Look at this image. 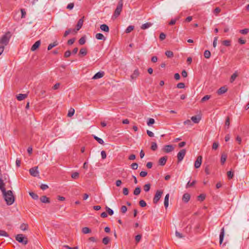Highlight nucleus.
I'll return each mask as SVG.
<instances>
[{
  "instance_id": "obj_5",
  "label": "nucleus",
  "mask_w": 249,
  "mask_h": 249,
  "mask_svg": "<svg viewBox=\"0 0 249 249\" xmlns=\"http://www.w3.org/2000/svg\"><path fill=\"white\" fill-rule=\"evenodd\" d=\"M163 191L161 190H158L156 191L153 200L154 204H157L159 202L163 194Z\"/></svg>"
},
{
  "instance_id": "obj_2",
  "label": "nucleus",
  "mask_w": 249,
  "mask_h": 249,
  "mask_svg": "<svg viewBox=\"0 0 249 249\" xmlns=\"http://www.w3.org/2000/svg\"><path fill=\"white\" fill-rule=\"evenodd\" d=\"M11 37V35L10 32H7L4 35H3L0 38V44L3 45L5 46L8 45Z\"/></svg>"
},
{
  "instance_id": "obj_14",
  "label": "nucleus",
  "mask_w": 249,
  "mask_h": 249,
  "mask_svg": "<svg viewBox=\"0 0 249 249\" xmlns=\"http://www.w3.org/2000/svg\"><path fill=\"white\" fill-rule=\"evenodd\" d=\"M140 75L139 71L138 69L135 70L133 73L131 74L130 77L132 80L136 79Z\"/></svg>"
},
{
  "instance_id": "obj_27",
  "label": "nucleus",
  "mask_w": 249,
  "mask_h": 249,
  "mask_svg": "<svg viewBox=\"0 0 249 249\" xmlns=\"http://www.w3.org/2000/svg\"><path fill=\"white\" fill-rule=\"evenodd\" d=\"M58 44V42L56 41L53 43L50 44L48 46V50H51L53 47L56 46Z\"/></svg>"
},
{
  "instance_id": "obj_37",
  "label": "nucleus",
  "mask_w": 249,
  "mask_h": 249,
  "mask_svg": "<svg viewBox=\"0 0 249 249\" xmlns=\"http://www.w3.org/2000/svg\"><path fill=\"white\" fill-rule=\"evenodd\" d=\"M29 195L35 200H37L38 198V195L34 192H30Z\"/></svg>"
},
{
  "instance_id": "obj_23",
  "label": "nucleus",
  "mask_w": 249,
  "mask_h": 249,
  "mask_svg": "<svg viewBox=\"0 0 249 249\" xmlns=\"http://www.w3.org/2000/svg\"><path fill=\"white\" fill-rule=\"evenodd\" d=\"M169 197V194H167L165 196L164 201V205L165 208H167L168 207Z\"/></svg>"
},
{
  "instance_id": "obj_7",
  "label": "nucleus",
  "mask_w": 249,
  "mask_h": 249,
  "mask_svg": "<svg viewBox=\"0 0 249 249\" xmlns=\"http://www.w3.org/2000/svg\"><path fill=\"white\" fill-rule=\"evenodd\" d=\"M29 173L30 175L34 177L39 176V172L38 171V167L36 166L33 168H31L29 170Z\"/></svg>"
},
{
  "instance_id": "obj_45",
  "label": "nucleus",
  "mask_w": 249,
  "mask_h": 249,
  "mask_svg": "<svg viewBox=\"0 0 249 249\" xmlns=\"http://www.w3.org/2000/svg\"><path fill=\"white\" fill-rule=\"evenodd\" d=\"M211 98V95H206L204 96L201 100V102H205L207 100H208Z\"/></svg>"
},
{
  "instance_id": "obj_15",
  "label": "nucleus",
  "mask_w": 249,
  "mask_h": 249,
  "mask_svg": "<svg viewBox=\"0 0 249 249\" xmlns=\"http://www.w3.org/2000/svg\"><path fill=\"white\" fill-rule=\"evenodd\" d=\"M104 75V72L103 71H99L97 72L93 76V79H97L102 78Z\"/></svg>"
},
{
  "instance_id": "obj_50",
  "label": "nucleus",
  "mask_w": 249,
  "mask_h": 249,
  "mask_svg": "<svg viewBox=\"0 0 249 249\" xmlns=\"http://www.w3.org/2000/svg\"><path fill=\"white\" fill-rule=\"evenodd\" d=\"M219 146V143L218 142H214L213 143L212 148L213 150H216Z\"/></svg>"
},
{
  "instance_id": "obj_29",
  "label": "nucleus",
  "mask_w": 249,
  "mask_h": 249,
  "mask_svg": "<svg viewBox=\"0 0 249 249\" xmlns=\"http://www.w3.org/2000/svg\"><path fill=\"white\" fill-rule=\"evenodd\" d=\"M93 138L95 140H96L99 143L101 144H104V142L101 138H100L95 135L93 136Z\"/></svg>"
},
{
  "instance_id": "obj_35",
  "label": "nucleus",
  "mask_w": 249,
  "mask_h": 249,
  "mask_svg": "<svg viewBox=\"0 0 249 249\" xmlns=\"http://www.w3.org/2000/svg\"><path fill=\"white\" fill-rule=\"evenodd\" d=\"M165 55L168 58H171L174 56L173 53L171 51H167L165 53Z\"/></svg>"
},
{
  "instance_id": "obj_58",
  "label": "nucleus",
  "mask_w": 249,
  "mask_h": 249,
  "mask_svg": "<svg viewBox=\"0 0 249 249\" xmlns=\"http://www.w3.org/2000/svg\"><path fill=\"white\" fill-rule=\"evenodd\" d=\"M139 204L142 207H144L146 206V203L143 200H141L139 201Z\"/></svg>"
},
{
  "instance_id": "obj_30",
  "label": "nucleus",
  "mask_w": 249,
  "mask_h": 249,
  "mask_svg": "<svg viewBox=\"0 0 249 249\" xmlns=\"http://www.w3.org/2000/svg\"><path fill=\"white\" fill-rule=\"evenodd\" d=\"M230 118L229 117H227L225 123V129H228L230 127Z\"/></svg>"
},
{
  "instance_id": "obj_28",
  "label": "nucleus",
  "mask_w": 249,
  "mask_h": 249,
  "mask_svg": "<svg viewBox=\"0 0 249 249\" xmlns=\"http://www.w3.org/2000/svg\"><path fill=\"white\" fill-rule=\"evenodd\" d=\"M141 191V187H137L135 189V190L134 191V192H133V194L135 196H138V195H139L140 194Z\"/></svg>"
},
{
  "instance_id": "obj_52",
  "label": "nucleus",
  "mask_w": 249,
  "mask_h": 249,
  "mask_svg": "<svg viewBox=\"0 0 249 249\" xmlns=\"http://www.w3.org/2000/svg\"><path fill=\"white\" fill-rule=\"evenodd\" d=\"M205 198V195L204 194H201L198 196V200L201 201H203Z\"/></svg>"
},
{
  "instance_id": "obj_33",
  "label": "nucleus",
  "mask_w": 249,
  "mask_h": 249,
  "mask_svg": "<svg viewBox=\"0 0 249 249\" xmlns=\"http://www.w3.org/2000/svg\"><path fill=\"white\" fill-rule=\"evenodd\" d=\"M211 52L209 50L205 51V52L204 53V56L206 58H207V59L210 58V57H211Z\"/></svg>"
},
{
  "instance_id": "obj_22",
  "label": "nucleus",
  "mask_w": 249,
  "mask_h": 249,
  "mask_svg": "<svg viewBox=\"0 0 249 249\" xmlns=\"http://www.w3.org/2000/svg\"><path fill=\"white\" fill-rule=\"evenodd\" d=\"M100 29L102 31L106 32H108L109 31L108 26L105 24H102L100 26Z\"/></svg>"
},
{
  "instance_id": "obj_49",
  "label": "nucleus",
  "mask_w": 249,
  "mask_h": 249,
  "mask_svg": "<svg viewBox=\"0 0 249 249\" xmlns=\"http://www.w3.org/2000/svg\"><path fill=\"white\" fill-rule=\"evenodd\" d=\"M0 236L8 237V234L5 231L0 230Z\"/></svg>"
},
{
  "instance_id": "obj_20",
  "label": "nucleus",
  "mask_w": 249,
  "mask_h": 249,
  "mask_svg": "<svg viewBox=\"0 0 249 249\" xmlns=\"http://www.w3.org/2000/svg\"><path fill=\"white\" fill-rule=\"evenodd\" d=\"M190 199V195L188 193H185L183 195L182 197V200L185 202L187 203L189 201V200Z\"/></svg>"
},
{
  "instance_id": "obj_16",
  "label": "nucleus",
  "mask_w": 249,
  "mask_h": 249,
  "mask_svg": "<svg viewBox=\"0 0 249 249\" xmlns=\"http://www.w3.org/2000/svg\"><path fill=\"white\" fill-rule=\"evenodd\" d=\"M167 160V157L166 156H164V157L160 158L159 160V164L161 166L164 165L166 162Z\"/></svg>"
},
{
  "instance_id": "obj_61",
  "label": "nucleus",
  "mask_w": 249,
  "mask_h": 249,
  "mask_svg": "<svg viewBox=\"0 0 249 249\" xmlns=\"http://www.w3.org/2000/svg\"><path fill=\"white\" fill-rule=\"evenodd\" d=\"M220 11H221V9L219 7H216L213 10V13L215 15H217L220 12Z\"/></svg>"
},
{
  "instance_id": "obj_4",
  "label": "nucleus",
  "mask_w": 249,
  "mask_h": 249,
  "mask_svg": "<svg viewBox=\"0 0 249 249\" xmlns=\"http://www.w3.org/2000/svg\"><path fill=\"white\" fill-rule=\"evenodd\" d=\"M16 239L20 243L26 245L28 243L27 238L22 234H18L16 236Z\"/></svg>"
},
{
  "instance_id": "obj_54",
  "label": "nucleus",
  "mask_w": 249,
  "mask_h": 249,
  "mask_svg": "<svg viewBox=\"0 0 249 249\" xmlns=\"http://www.w3.org/2000/svg\"><path fill=\"white\" fill-rule=\"evenodd\" d=\"M75 38H71L68 41L67 44L69 45H71L73 44V43L75 42Z\"/></svg>"
},
{
  "instance_id": "obj_57",
  "label": "nucleus",
  "mask_w": 249,
  "mask_h": 249,
  "mask_svg": "<svg viewBox=\"0 0 249 249\" xmlns=\"http://www.w3.org/2000/svg\"><path fill=\"white\" fill-rule=\"evenodd\" d=\"M175 234L176 237H178V238H181L184 237L181 233H180L177 231H176Z\"/></svg>"
},
{
  "instance_id": "obj_56",
  "label": "nucleus",
  "mask_w": 249,
  "mask_h": 249,
  "mask_svg": "<svg viewBox=\"0 0 249 249\" xmlns=\"http://www.w3.org/2000/svg\"><path fill=\"white\" fill-rule=\"evenodd\" d=\"M177 87L178 89H183L185 87V84L183 83H179L177 84Z\"/></svg>"
},
{
  "instance_id": "obj_63",
  "label": "nucleus",
  "mask_w": 249,
  "mask_h": 249,
  "mask_svg": "<svg viewBox=\"0 0 249 249\" xmlns=\"http://www.w3.org/2000/svg\"><path fill=\"white\" fill-rule=\"evenodd\" d=\"M166 37V35L163 33H161L160 34V39L161 40H164Z\"/></svg>"
},
{
  "instance_id": "obj_32",
  "label": "nucleus",
  "mask_w": 249,
  "mask_h": 249,
  "mask_svg": "<svg viewBox=\"0 0 249 249\" xmlns=\"http://www.w3.org/2000/svg\"><path fill=\"white\" fill-rule=\"evenodd\" d=\"M237 76H238V74H237V72L236 71L234 73H233L232 74V75L231 76V78H230V82L231 83H232L235 80V79H236V78Z\"/></svg>"
},
{
  "instance_id": "obj_17",
  "label": "nucleus",
  "mask_w": 249,
  "mask_h": 249,
  "mask_svg": "<svg viewBox=\"0 0 249 249\" xmlns=\"http://www.w3.org/2000/svg\"><path fill=\"white\" fill-rule=\"evenodd\" d=\"M5 184L2 179V177H0V190L2 193H5L6 189L4 187Z\"/></svg>"
},
{
  "instance_id": "obj_53",
  "label": "nucleus",
  "mask_w": 249,
  "mask_h": 249,
  "mask_svg": "<svg viewBox=\"0 0 249 249\" xmlns=\"http://www.w3.org/2000/svg\"><path fill=\"white\" fill-rule=\"evenodd\" d=\"M79 177V173L77 172H74L71 174V178L73 179H76Z\"/></svg>"
},
{
  "instance_id": "obj_12",
  "label": "nucleus",
  "mask_w": 249,
  "mask_h": 249,
  "mask_svg": "<svg viewBox=\"0 0 249 249\" xmlns=\"http://www.w3.org/2000/svg\"><path fill=\"white\" fill-rule=\"evenodd\" d=\"M227 90V88L226 86H223L218 89V90L217 91V93L218 95H221L226 92Z\"/></svg>"
},
{
  "instance_id": "obj_64",
  "label": "nucleus",
  "mask_w": 249,
  "mask_h": 249,
  "mask_svg": "<svg viewBox=\"0 0 249 249\" xmlns=\"http://www.w3.org/2000/svg\"><path fill=\"white\" fill-rule=\"evenodd\" d=\"M71 54V52L70 51L68 50V51H67L65 53H64V57H66V58H68L69 57V56H70Z\"/></svg>"
},
{
  "instance_id": "obj_9",
  "label": "nucleus",
  "mask_w": 249,
  "mask_h": 249,
  "mask_svg": "<svg viewBox=\"0 0 249 249\" xmlns=\"http://www.w3.org/2000/svg\"><path fill=\"white\" fill-rule=\"evenodd\" d=\"M174 149V147L172 145H166L163 148V150L166 153L172 152Z\"/></svg>"
},
{
  "instance_id": "obj_6",
  "label": "nucleus",
  "mask_w": 249,
  "mask_h": 249,
  "mask_svg": "<svg viewBox=\"0 0 249 249\" xmlns=\"http://www.w3.org/2000/svg\"><path fill=\"white\" fill-rule=\"evenodd\" d=\"M84 17L80 18L78 21V22L76 26V28L73 29V31L74 32V34H76L78 31H79L82 27L83 22H84Z\"/></svg>"
},
{
  "instance_id": "obj_18",
  "label": "nucleus",
  "mask_w": 249,
  "mask_h": 249,
  "mask_svg": "<svg viewBox=\"0 0 249 249\" xmlns=\"http://www.w3.org/2000/svg\"><path fill=\"white\" fill-rule=\"evenodd\" d=\"M191 119L194 123L198 124L201 120V117L199 116H194L191 117Z\"/></svg>"
},
{
  "instance_id": "obj_41",
  "label": "nucleus",
  "mask_w": 249,
  "mask_h": 249,
  "mask_svg": "<svg viewBox=\"0 0 249 249\" xmlns=\"http://www.w3.org/2000/svg\"><path fill=\"white\" fill-rule=\"evenodd\" d=\"M151 185L150 183H147L144 185L143 187L144 190L147 192H148L150 189Z\"/></svg>"
},
{
  "instance_id": "obj_39",
  "label": "nucleus",
  "mask_w": 249,
  "mask_h": 249,
  "mask_svg": "<svg viewBox=\"0 0 249 249\" xmlns=\"http://www.w3.org/2000/svg\"><path fill=\"white\" fill-rule=\"evenodd\" d=\"M74 33V32L73 31V29H69L68 30H66L65 32V33L64 34V37H66L70 33Z\"/></svg>"
},
{
  "instance_id": "obj_19",
  "label": "nucleus",
  "mask_w": 249,
  "mask_h": 249,
  "mask_svg": "<svg viewBox=\"0 0 249 249\" xmlns=\"http://www.w3.org/2000/svg\"><path fill=\"white\" fill-rule=\"evenodd\" d=\"M28 95L27 94H19L17 95V99L18 101H22L25 99L27 97Z\"/></svg>"
},
{
  "instance_id": "obj_1",
  "label": "nucleus",
  "mask_w": 249,
  "mask_h": 249,
  "mask_svg": "<svg viewBox=\"0 0 249 249\" xmlns=\"http://www.w3.org/2000/svg\"><path fill=\"white\" fill-rule=\"evenodd\" d=\"M2 193L7 205H11L14 202L15 197L12 191H5V193Z\"/></svg>"
},
{
  "instance_id": "obj_36",
  "label": "nucleus",
  "mask_w": 249,
  "mask_h": 249,
  "mask_svg": "<svg viewBox=\"0 0 249 249\" xmlns=\"http://www.w3.org/2000/svg\"><path fill=\"white\" fill-rule=\"evenodd\" d=\"M82 232L84 234H87L91 232V230L88 227H84L82 230Z\"/></svg>"
},
{
  "instance_id": "obj_42",
  "label": "nucleus",
  "mask_w": 249,
  "mask_h": 249,
  "mask_svg": "<svg viewBox=\"0 0 249 249\" xmlns=\"http://www.w3.org/2000/svg\"><path fill=\"white\" fill-rule=\"evenodd\" d=\"M74 112H75L74 109L73 108H71L69 110V112L68 113V116L70 117L74 115Z\"/></svg>"
},
{
  "instance_id": "obj_34",
  "label": "nucleus",
  "mask_w": 249,
  "mask_h": 249,
  "mask_svg": "<svg viewBox=\"0 0 249 249\" xmlns=\"http://www.w3.org/2000/svg\"><path fill=\"white\" fill-rule=\"evenodd\" d=\"M134 29V26H132V25H129L128 26L127 28L126 29L125 31V32L126 33H130L132 31H133Z\"/></svg>"
},
{
  "instance_id": "obj_40",
  "label": "nucleus",
  "mask_w": 249,
  "mask_h": 249,
  "mask_svg": "<svg viewBox=\"0 0 249 249\" xmlns=\"http://www.w3.org/2000/svg\"><path fill=\"white\" fill-rule=\"evenodd\" d=\"M157 148H158V146H157L156 142H152L151 143V149L153 151H155L157 150Z\"/></svg>"
},
{
  "instance_id": "obj_60",
  "label": "nucleus",
  "mask_w": 249,
  "mask_h": 249,
  "mask_svg": "<svg viewBox=\"0 0 249 249\" xmlns=\"http://www.w3.org/2000/svg\"><path fill=\"white\" fill-rule=\"evenodd\" d=\"M178 19L179 18H178L177 19H172L171 21L169 22V24L170 25H174L176 23L177 20H178Z\"/></svg>"
},
{
  "instance_id": "obj_26",
  "label": "nucleus",
  "mask_w": 249,
  "mask_h": 249,
  "mask_svg": "<svg viewBox=\"0 0 249 249\" xmlns=\"http://www.w3.org/2000/svg\"><path fill=\"white\" fill-rule=\"evenodd\" d=\"M227 156L226 154H222L221 157L220 161L222 164H224L226 160Z\"/></svg>"
},
{
  "instance_id": "obj_55",
  "label": "nucleus",
  "mask_w": 249,
  "mask_h": 249,
  "mask_svg": "<svg viewBox=\"0 0 249 249\" xmlns=\"http://www.w3.org/2000/svg\"><path fill=\"white\" fill-rule=\"evenodd\" d=\"M196 183V180H194L192 182H190V181H188L186 185V188L190 187L193 186Z\"/></svg>"
},
{
  "instance_id": "obj_59",
  "label": "nucleus",
  "mask_w": 249,
  "mask_h": 249,
  "mask_svg": "<svg viewBox=\"0 0 249 249\" xmlns=\"http://www.w3.org/2000/svg\"><path fill=\"white\" fill-rule=\"evenodd\" d=\"M127 207L125 206H122L121 208V212L123 213H125L127 211Z\"/></svg>"
},
{
  "instance_id": "obj_48",
  "label": "nucleus",
  "mask_w": 249,
  "mask_h": 249,
  "mask_svg": "<svg viewBox=\"0 0 249 249\" xmlns=\"http://www.w3.org/2000/svg\"><path fill=\"white\" fill-rule=\"evenodd\" d=\"M155 123V120L153 118H149L148 121H147V124L148 125L150 126Z\"/></svg>"
},
{
  "instance_id": "obj_13",
  "label": "nucleus",
  "mask_w": 249,
  "mask_h": 249,
  "mask_svg": "<svg viewBox=\"0 0 249 249\" xmlns=\"http://www.w3.org/2000/svg\"><path fill=\"white\" fill-rule=\"evenodd\" d=\"M40 44H41V41L40 40H38L37 41H36L33 45V46H32L31 48V50L32 51H36L37 49L38 48V47H39V46L40 45Z\"/></svg>"
},
{
  "instance_id": "obj_8",
  "label": "nucleus",
  "mask_w": 249,
  "mask_h": 249,
  "mask_svg": "<svg viewBox=\"0 0 249 249\" xmlns=\"http://www.w3.org/2000/svg\"><path fill=\"white\" fill-rule=\"evenodd\" d=\"M186 150L183 149L181 150L178 153V154L177 155L178 162H179L183 160V159L186 154Z\"/></svg>"
},
{
  "instance_id": "obj_10",
  "label": "nucleus",
  "mask_w": 249,
  "mask_h": 249,
  "mask_svg": "<svg viewBox=\"0 0 249 249\" xmlns=\"http://www.w3.org/2000/svg\"><path fill=\"white\" fill-rule=\"evenodd\" d=\"M202 158L201 156H198L195 162V167L196 168H198L200 167L202 163Z\"/></svg>"
},
{
  "instance_id": "obj_24",
  "label": "nucleus",
  "mask_w": 249,
  "mask_h": 249,
  "mask_svg": "<svg viewBox=\"0 0 249 249\" xmlns=\"http://www.w3.org/2000/svg\"><path fill=\"white\" fill-rule=\"evenodd\" d=\"M40 200L41 202L44 203H50V200L48 197H47L46 196H42L40 198Z\"/></svg>"
},
{
  "instance_id": "obj_43",
  "label": "nucleus",
  "mask_w": 249,
  "mask_h": 249,
  "mask_svg": "<svg viewBox=\"0 0 249 249\" xmlns=\"http://www.w3.org/2000/svg\"><path fill=\"white\" fill-rule=\"evenodd\" d=\"M20 228L22 231H26L27 230L28 228V226L27 224H22L20 225Z\"/></svg>"
},
{
  "instance_id": "obj_3",
  "label": "nucleus",
  "mask_w": 249,
  "mask_h": 249,
  "mask_svg": "<svg viewBox=\"0 0 249 249\" xmlns=\"http://www.w3.org/2000/svg\"><path fill=\"white\" fill-rule=\"evenodd\" d=\"M123 2L122 0H119L118 2V4L114 11L113 16L115 18L118 17L120 15L123 9Z\"/></svg>"
},
{
  "instance_id": "obj_38",
  "label": "nucleus",
  "mask_w": 249,
  "mask_h": 249,
  "mask_svg": "<svg viewBox=\"0 0 249 249\" xmlns=\"http://www.w3.org/2000/svg\"><path fill=\"white\" fill-rule=\"evenodd\" d=\"M109 241L110 238L107 236L104 237L102 240L103 243L105 245H107Z\"/></svg>"
},
{
  "instance_id": "obj_47",
  "label": "nucleus",
  "mask_w": 249,
  "mask_h": 249,
  "mask_svg": "<svg viewBox=\"0 0 249 249\" xmlns=\"http://www.w3.org/2000/svg\"><path fill=\"white\" fill-rule=\"evenodd\" d=\"M106 211L110 215H112L114 213L113 211L108 207H106Z\"/></svg>"
},
{
  "instance_id": "obj_44",
  "label": "nucleus",
  "mask_w": 249,
  "mask_h": 249,
  "mask_svg": "<svg viewBox=\"0 0 249 249\" xmlns=\"http://www.w3.org/2000/svg\"><path fill=\"white\" fill-rule=\"evenodd\" d=\"M86 42V38L85 36H82L79 40V43L80 45H84Z\"/></svg>"
},
{
  "instance_id": "obj_11",
  "label": "nucleus",
  "mask_w": 249,
  "mask_h": 249,
  "mask_svg": "<svg viewBox=\"0 0 249 249\" xmlns=\"http://www.w3.org/2000/svg\"><path fill=\"white\" fill-rule=\"evenodd\" d=\"M225 236V229L223 227L220 231V235H219V243L221 244L223 241L224 237Z\"/></svg>"
},
{
  "instance_id": "obj_51",
  "label": "nucleus",
  "mask_w": 249,
  "mask_h": 249,
  "mask_svg": "<svg viewBox=\"0 0 249 249\" xmlns=\"http://www.w3.org/2000/svg\"><path fill=\"white\" fill-rule=\"evenodd\" d=\"M227 176L229 179H231L233 177V172L231 171H229L227 172Z\"/></svg>"
},
{
  "instance_id": "obj_21",
  "label": "nucleus",
  "mask_w": 249,
  "mask_h": 249,
  "mask_svg": "<svg viewBox=\"0 0 249 249\" xmlns=\"http://www.w3.org/2000/svg\"><path fill=\"white\" fill-rule=\"evenodd\" d=\"M152 25H153V24L151 22H147V23L142 24V25L141 27V28L142 30H145V29L149 28L150 27H151Z\"/></svg>"
},
{
  "instance_id": "obj_31",
  "label": "nucleus",
  "mask_w": 249,
  "mask_h": 249,
  "mask_svg": "<svg viewBox=\"0 0 249 249\" xmlns=\"http://www.w3.org/2000/svg\"><path fill=\"white\" fill-rule=\"evenodd\" d=\"M79 54H82L83 56L86 55L87 54V50L86 48H83L80 49L79 51Z\"/></svg>"
},
{
  "instance_id": "obj_25",
  "label": "nucleus",
  "mask_w": 249,
  "mask_h": 249,
  "mask_svg": "<svg viewBox=\"0 0 249 249\" xmlns=\"http://www.w3.org/2000/svg\"><path fill=\"white\" fill-rule=\"evenodd\" d=\"M95 37L96 39L98 40H105L106 39L105 37L104 36V35L102 34L101 33H98L95 35Z\"/></svg>"
},
{
  "instance_id": "obj_46",
  "label": "nucleus",
  "mask_w": 249,
  "mask_h": 249,
  "mask_svg": "<svg viewBox=\"0 0 249 249\" xmlns=\"http://www.w3.org/2000/svg\"><path fill=\"white\" fill-rule=\"evenodd\" d=\"M240 33L243 35H246L249 32V29L248 28H245L242 30H240Z\"/></svg>"
},
{
  "instance_id": "obj_62",
  "label": "nucleus",
  "mask_w": 249,
  "mask_h": 249,
  "mask_svg": "<svg viewBox=\"0 0 249 249\" xmlns=\"http://www.w3.org/2000/svg\"><path fill=\"white\" fill-rule=\"evenodd\" d=\"M223 44L226 46H229L231 45V41L228 40H226L223 41Z\"/></svg>"
}]
</instances>
